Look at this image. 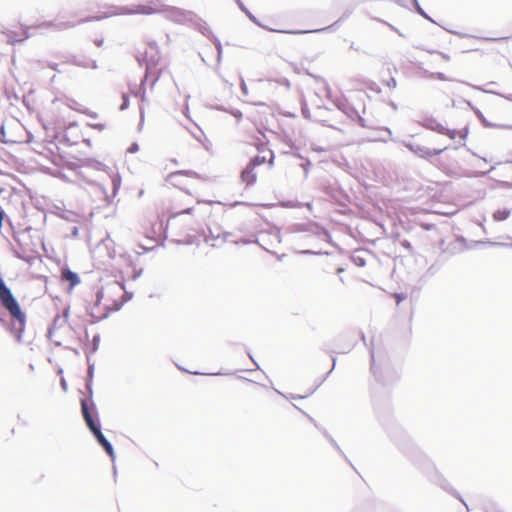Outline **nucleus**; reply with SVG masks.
Wrapping results in <instances>:
<instances>
[{"label": "nucleus", "mask_w": 512, "mask_h": 512, "mask_svg": "<svg viewBox=\"0 0 512 512\" xmlns=\"http://www.w3.org/2000/svg\"><path fill=\"white\" fill-rule=\"evenodd\" d=\"M383 132L387 135V137H380L381 141L387 142L389 140H392V141L394 140L392 138V132H391V130L389 128H387V127L383 128Z\"/></svg>", "instance_id": "nucleus-35"}, {"label": "nucleus", "mask_w": 512, "mask_h": 512, "mask_svg": "<svg viewBox=\"0 0 512 512\" xmlns=\"http://www.w3.org/2000/svg\"><path fill=\"white\" fill-rule=\"evenodd\" d=\"M300 253L304 254V255H315V254L319 255V254H323L320 251L319 252H315V251L310 250V249L302 250Z\"/></svg>", "instance_id": "nucleus-49"}, {"label": "nucleus", "mask_w": 512, "mask_h": 512, "mask_svg": "<svg viewBox=\"0 0 512 512\" xmlns=\"http://www.w3.org/2000/svg\"><path fill=\"white\" fill-rule=\"evenodd\" d=\"M101 244L107 248L109 257L111 259H114L116 256V251L114 249H110V245L114 244L113 240L109 236H107L105 239L102 240Z\"/></svg>", "instance_id": "nucleus-22"}, {"label": "nucleus", "mask_w": 512, "mask_h": 512, "mask_svg": "<svg viewBox=\"0 0 512 512\" xmlns=\"http://www.w3.org/2000/svg\"><path fill=\"white\" fill-rule=\"evenodd\" d=\"M477 244H484V243H489L493 246H502V247H512V243L511 244H508V243H502V242H490V241H477L476 242Z\"/></svg>", "instance_id": "nucleus-34"}, {"label": "nucleus", "mask_w": 512, "mask_h": 512, "mask_svg": "<svg viewBox=\"0 0 512 512\" xmlns=\"http://www.w3.org/2000/svg\"><path fill=\"white\" fill-rule=\"evenodd\" d=\"M103 298V290L99 289L96 292L95 306H98Z\"/></svg>", "instance_id": "nucleus-42"}, {"label": "nucleus", "mask_w": 512, "mask_h": 512, "mask_svg": "<svg viewBox=\"0 0 512 512\" xmlns=\"http://www.w3.org/2000/svg\"><path fill=\"white\" fill-rule=\"evenodd\" d=\"M121 288L124 290L123 303L130 301L133 298V293L126 291L125 285L122 283Z\"/></svg>", "instance_id": "nucleus-33"}, {"label": "nucleus", "mask_w": 512, "mask_h": 512, "mask_svg": "<svg viewBox=\"0 0 512 512\" xmlns=\"http://www.w3.org/2000/svg\"><path fill=\"white\" fill-rule=\"evenodd\" d=\"M414 7H415V11L417 14L422 16L424 19H426L432 23H435V21L425 12V9H423L419 3L414 5Z\"/></svg>", "instance_id": "nucleus-26"}, {"label": "nucleus", "mask_w": 512, "mask_h": 512, "mask_svg": "<svg viewBox=\"0 0 512 512\" xmlns=\"http://www.w3.org/2000/svg\"><path fill=\"white\" fill-rule=\"evenodd\" d=\"M239 9L245 13V15L249 18L250 21H252L254 24L260 26V27H263L266 29L265 26H263L259 20L249 11V9L247 8V6L244 5V3L241 1V0H235Z\"/></svg>", "instance_id": "nucleus-17"}, {"label": "nucleus", "mask_w": 512, "mask_h": 512, "mask_svg": "<svg viewBox=\"0 0 512 512\" xmlns=\"http://www.w3.org/2000/svg\"><path fill=\"white\" fill-rule=\"evenodd\" d=\"M293 231L295 232H309L323 241H329L331 239V235L327 229L322 227L317 222H306V223H298L293 226Z\"/></svg>", "instance_id": "nucleus-7"}, {"label": "nucleus", "mask_w": 512, "mask_h": 512, "mask_svg": "<svg viewBox=\"0 0 512 512\" xmlns=\"http://www.w3.org/2000/svg\"><path fill=\"white\" fill-rule=\"evenodd\" d=\"M439 270V267L436 265V264H432L428 269H427V274L433 276L434 274L437 273V271Z\"/></svg>", "instance_id": "nucleus-41"}, {"label": "nucleus", "mask_w": 512, "mask_h": 512, "mask_svg": "<svg viewBox=\"0 0 512 512\" xmlns=\"http://www.w3.org/2000/svg\"><path fill=\"white\" fill-rule=\"evenodd\" d=\"M324 435L330 441V443L337 449V451L347 459V457L344 455L343 451L341 450L337 442L333 439V437L329 435L326 431H324Z\"/></svg>", "instance_id": "nucleus-28"}, {"label": "nucleus", "mask_w": 512, "mask_h": 512, "mask_svg": "<svg viewBox=\"0 0 512 512\" xmlns=\"http://www.w3.org/2000/svg\"><path fill=\"white\" fill-rule=\"evenodd\" d=\"M310 165H311L310 161H308L307 163L302 165V167L304 169V172H305V176H307V174H308V170H309V166Z\"/></svg>", "instance_id": "nucleus-59"}, {"label": "nucleus", "mask_w": 512, "mask_h": 512, "mask_svg": "<svg viewBox=\"0 0 512 512\" xmlns=\"http://www.w3.org/2000/svg\"><path fill=\"white\" fill-rule=\"evenodd\" d=\"M88 313H89V315H91V316L94 318L93 323L98 322V321H100V320L105 319V318H107V317H108V314H107V313H106V314H104V315H103V316H101V317H96V316H95V313H94V311H93V309H91L90 311H88Z\"/></svg>", "instance_id": "nucleus-40"}, {"label": "nucleus", "mask_w": 512, "mask_h": 512, "mask_svg": "<svg viewBox=\"0 0 512 512\" xmlns=\"http://www.w3.org/2000/svg\"><path fill=\"white\" fill-rule=\"evenodd\" d=\"M401 245L403 248H405L407 251L409 252H412L413 251V246L411 244V242H409L408 240H404L401 242Z\"/></svg>", "instance_id": "nucleus-43"}, {"label": "nucleus", "mask_w": 512, "mask_h": 512, "mask_svg": "<svg viewBox=\"0 0 512 512\" xmlns=\"http://www.w3.org/2000/svg\"><path fill=\"white\" fill-rule=\"evenodd\" d=\"M345 271L344 267H338L336 268V274L339 276V280L342 284H345L344 278L341 276V274Z\"/></svg>", "instance_id": "nucleus-45"}, {"label": "nucleus", "mask_w": 512, "mask_h": 512, "mask_svg": "<svg viewBox=\"0 0 512 512\" xmlns=\"http://www.w3.org/2000/svg\"><path fill=\"white\" fill-rule=\"evenodd\" d=\"M193 211V207H188L184 210H182L179 214H191Z\"/></svg>", "instance_id": "nucleus-60"}, {"label": "nucleus", "mask_w": 512, "mask_h": 512, "mask_svg": "<svg viewBox=\"0 0 512 512\" xmlns=\"http://www.w3.org/2000/svg\"><path fill=\"white\" fill-rule=\"evenodd\" d=\"M421 125L426 129H429L442 135H446L450 139H455L457 136V130L445 127L443 124H441L432 117L424 119Z\"/></svg>", "instance_id": "nucleus-8"}, {"label": "nucleus", "mask_w": 512, "mask_h": 512, "mask_svg": "<svg viewBox=\"0 0 512 512\" xmlns=\"http://www.w3.org/2000/svg\"><path fill=\"white\" fill-rule=\"evenodd\" d=\"M0 133H1L0 141H1L2 143H8V141H7V140H5L6 131H5V125H4V124H1V127H0Z\"/></svg>", "instance_id": "nucleus-46"}, {"label": "nucleus", "mask_w": 512, "mask_h": 512, "mask_svg": "<svg viewBox=\"0 0 512 512\" xmlns=\"http://www.w3.org/2000/svg\"><path fill=\"white\" fill-rule=\"evenodd\" d=\"M81 414L87 428L95 438L98 445L101 446L112 461H114V447L102 432L99 414L94 401H90L89 403L87 400H83L81 403Z\"/></svg>", "instance_id": "nucleus-3"}, {"label": "nucleus", "mask_w": 512, "mask_h": 512, "mask_svg": "<svg viewBox=\"0 0 512 512\" xmlns=\"http://www.w3.org/2000/svg\"><path fill=\"white\" fill-rule=\"evenodd\" d=\"M241 180L246 183L247 186L253 185L257 180V174L255 173V167L250 163L241 171Z\"/></svg>", "instance_id": "nucleus-11"}, {"label": "nucleus", "mask_w": 512, "mask_h": 512, "mask_svg": "<svg viewBox=\"0 0 512 512\" xmlns=\"http://www.w3.org/2000/svg\"><path fill=\"white\" fill-rule=\"evenodd\" d=\"M129 103H130L129 96L126 93H123L122 94V103H121L119 109L121 111L126 110L129 107Z\"/></svg>", "instance_id": "nucleus-30"}, {"label": "nucleus", "mask_w": 512, "mask_h": 512, "mask_svg": "<svg viewBox=\"0 0 512 512\" xmlns=\"http://www.w3.org/2000/svg\"><path fill=\"white\" fill-rule=\"evenodd\" d=\"M326 378H327V377H326V375H325V376L322 378V380H321V381H320V380H317V383H318V384H317V386H316V387H315V388L310 392V394L314 393V392H315V390H316V389H317V388H318V387H319V386H320V385H321V384L326 380Z\"/></svg>", "instance_id": "nucleus-56"}, {"label": "nucleus", "mask_w": 512, "mask_h": 512, "mask_svg": "<svg viewBox=\"0 0 512 512\" xmlns=\"http://www.w3.org/2000/svg\"><path fill=\"white\" fill-rule=\"evenodd\" d=\"M388 25H389V27H390L392 30L396 31V32L399 34V36L404 37V34H403V33H401L397 28H395V27H394L393 25H391V24H388Z\"/></svg>", "instance_id": "nucleus-63"}, {"label": "nucleus", "mask_w": 512, "mask_h": 512, "mask_svg": "<svg viewBox=\"0 0 512 512\" xmlns=\"http://www.w3.org/2000/svg\"><path fill=\"white\" fill-rule=\"evenodd\" d=\"M99 343H100V334H95L93 336V339H92V342L90 344V347H89V349L86 352V355L89 354V356H91V354L96 353L97 350L99 349Z\"/></svg>", "instance_id": "nucleus-21"}, {"label": "nucleus", "mask_w": 512, "mask_h": 512, "mask_svg": "<svg viewBox=\"0 0 512 512\" xmlns=\"http://www.w3.org/2000/svg\"><path fill=\"white\" fill-rule=\"evenodd\" d=\"M82 166L92 168L98 171L104 170L106 167L104 163L94 159V158H86L82 160Z\"/></svg>", "instance_id": "nucleus-16"}, {"label": "nucleus", "mask_w": 512, "mask_h": 512, "mask_svg": "<svg viewBox=\"0 0 512 512\" xmlns=\"http://www.w3.org/2000/svg\"><path fill=\"white\" fill-rule=\"evenodd\" d=\"M63 278L69 283L70 289H73L80 283V276L76 273L67 269L63 271Z\"/></svg>", "instance_id": "nucleus-14"}, {"label": "nucleus", "mask_w": 512, "mask_h": 512, "mask_svg": "<svg viewBox=\"0 0 512 512\" xmlns=\"http://www.w3.org/2000/svg\"><path fill=\"white\" fill-rule=\"evenodd\" d=\"M71 236L73 238H77L79 236V228L77 226H73L71 228Z\"/></svg>", "instance_id": "nucleus-51"}, {"label": "nucleus", "mask_w": 512, "mask_h": 512, "mask_svg": "<svg viewBox=\"0 0 512 512\" xmlns=\"http://www.w3.org/2000/svg\"><path fill=\"white\" fill-rule=\"evenodd\" d=\"M136 60L139 65L145 64V76L141 80L140 89L135 94L136 96H140L142 101L146 100V93L144 89V85L149 78H151L150 86L153 88L157 81L160 78L161 72L157 68V62L152 58L150 60L147 59V53L136 56Z\"/></svg>", "instance_id": "nucleus-5"}, {"label": "nucleus", "mask_w": 512, "mask_h": 512, "mask_svg": "<svg viewBox=\"0 0 512 512\" xmlns=\"http://www.w3.org/2000/svg\"><path fill=\"white\" fill-rule=\"evenodd\" d=\"M336 106L340 111H342L352 120H354V115H357V110L347 101H338Z\"/></svg>", "instance_id": "nucleus-13"}, {"label": "nucleus", "mask_w": 512, "mask_h": 512, "mask_svg": "<svg viewBox=\"0 0 512 512\" xmlns=\"http://www.w3.org/2000/svg\"><path fill=\"white\" fill-rule=\"evenodd\" d=\"M451 493H452L454 496H456V497H457V498H458V499H459V500H460V501H461V502H462L466 507H468V506H467V504H466V502H465V500H464V499H462V497H461V496H460V495H459L455 490H452V489H451Z\"/></svg>", "instance_id": "nucleus-53"}, {"label": "nucleus", "mask_w": 512, "mask_h": 512, "mask_svg": "<svg viewBox=\"0 0 512 512\" xmlns=\"http://www.w3.org/2000/svg\"><path fill=\"white\" fill-rule=\"evenodd\" d=\"M85 114H86L87 116L91 117V118H94V119H96V118L98 117V115H97V113H96V112H92V111H89V110H87V111L85 112Z\"/></svg>", "instance_id": "nucleus-57"}, {"label": "nucleus", "mask_w": 512, "mask_h": 512, "mask_svg": "<svg viewBox=\"0 0 512 512\" xmlns=\"http://www.w3.org/2000/svg\"><path fill=\"white\" fill-rule=\"evenodd\" d=\"M465 102L471 107V109L475 113L476 117L481 121V123L483 124L484 127H486V128L496 127L495 124H492L484 117L483 113L478 108L473 107L470 101L466 100Z\"/></svg>", "instance_id": "nucleus-18"}, {"label": "nucleus", "mask_w": 512, "mask_h": 512, "mask_svg": "<svg viewBox=\"0 0 512 512\" xmlns=\"http://www.w3.org/2000/svg\"><path fill=\"white\" fill-rule=\"evenodd\" d=\"M394 297H395L397 305H399L403 300L406 299V295L403 293H396Z\"/></svg>", "instance_id": "nucleus-44"}, {"label": "nucleus", "mask_w": 512, "mask_h": 512, "mask_svg": "<svg viewBox=\"0 0 512 512\" xmlns=\"http://www.w3.org/2000/svg\"><path fill=\"white\" fill-rule=\"evenodd\" d=\"M370 355H371V368L370 369H371L372 374L374 375V377L376 378L377 381H379L383 384H386V381L382 378L381 374H379L377 371V365L375 362L374 352L370 351Z\"/></svg>", "instance_id": "nucleus-20"}, {"label": "nucleus", "mask_w": 512, "mask_h": 512, "mask_svg": "<svg viewBox=\"0 0 512 512\" xmlns=\"http://www.w3.org/2000/svg\"><path fill=\"white\" fill-rule=\"evenodd\" d=\"M211 41L213 42L217 52L223 53V47H222V44H221V41L219 40V38L215 35H212Z\"/></svg>", "instance_id": "nucleus-31"}, {"label": "nucleus", "mask_w": 512, "mask_h": 512, "mask_svg": "<svg viewBox=\"0 0 512 512\" xmlns=\"http://www.w3.org/2000/svg\"><path fill=\"white\" fill-rule=\"evenodd\" d=\"M143 271H144L143 268L134 269L131 279L133 281H136L138 278H140L142 276Z\"/></svg>", "instance_id": "nucleus-38"}, {"label": "nucleus", "mask_w": 512, "mask_h": 512, "mask_svg": "<svg viewBox=\"0 0 512 512\" xmlns=\"http://www.w3.org/2000/svg\"><path fill=\"white\" fill-rule=\"evenodd\" d=\"M232 115L237 119V120H240L242 119V112L240 110H235L232 112Z\"/></svg>", "instance_id": "nucleus-52"}, {"label": "nucleus", "mask_w": 512, "mask_h": 512, "mask_svg": "<svg viewBox=\"0 0 512 512\" xmlns=\"http://www.w3.org/2000/svg\"><path fill=\"white\" fill-rule=\"evenodd\" d=\"M73 63L77 66L84 67V68H87V67H90L92 69L98 68V64H97L96 60H91V61L87 62V61H78V60L74 59Z\"/></svg>", "instance_id": "nucleus-23"}, {"label": "nucleus", "mask_w": 512, "mask_h": 512, "mask_svg": "<svg viewBox=\"0 0 512 512\" xmlns=\"http://www.w3.org/2000/svg\"><path fill=\"white\" fill-rule=\"evenodd\" d=\"M353 121H356L363 128L368 127L366 120L359 114L358 111H357V115H354Z\"/></svg>", "instance_id": "nucleus-32"}, {"label": "nucleus", "mask_w": 512, "mask_h": 512, "mask_svg": "<svg viewBox=\"0 0 512 512\" xmlns=\"http://www.w3.org/2000/svg\"><path fill=\"white\" fill-rule=\"evenodd\" d=\"M103 42L104 40L101 38V39H95L94 40V44L97 46V47H101L103 45Z\"/></svg>", "instance_id": "nucleus-61"}, {"label": "nucleus", "mask_w": 512, "mask_h": 512, "mask_svg": "<svg viewBox=\"0 0 512 512\" xmlns=\"http://www.w3.org/2000/svg\"><path fill=\"white\" fill-rule=\"evenodd\" d=\"M387 86L389 88H395L397 86V80L394 77L390 78V80L387 81Z\"/></svg>", "instance_id": "nucleus-50"}, {"label": "nucleus", "mask_w": 512, "mask_h": 512, "mask_svg": "<svg viewBox=\"0 0 512 512\" xmlns=\"http://www.w3.org/2000/svg\"><path fill=\"white\" fill-rule=\"evenodd\" d=\"M510 213V210L507 208L498 209L493 213V219L496 222L504 221L509 218Z\"/></svg>", "instance_id": "nucleus-19"}, {"label": "nucleus", "mask_w": 512, "mask_h": 512, "mask_svg": "<svg viewBox=\"0 0 512 512\" xmlns=\"http://www.w3.org/2000/svg\"><path fill=\"white\" fill-rule=\"evenodd\" d=\"M4 216H5V211L2 209V207L0 206V229L2 228L3 226V219H4Z\"/></svg>", "instance_id": "nucleus-54"}, {"label": "nucleus", "mask_w": 512, "mask_h": 512, "mask_svg": "<svg viewBox=\"0 0 512 512\" xmlns=\"http://www.w3.org/2000/svg\"><path fill=\"white\" fill-rule=\"evenodd\" d=\"M139 151V144L137 142H133L127 149L128 153H136Z\"/></svg>", "instance_id": "nucleus-39"}, {"label": "nucleus", "mask_w": 512, "mask_h": 512, "mask_svg": "<svg viewBox=\"0 0 512 512\" xmlns=\"http://www.w3.org/2000/svg\"><path fill=\"white\" fill-rule=\"evenodd\" d=\"M388 435L398 449L411 459L415 465L421 466L427 461L426 455L402 427L395 426L391 428Z\"/></svg>", "instance_id": "nucleus-4"}, {"label": "nucleus", "mask_w": 512, "mask_h": 512, "mask_svg": "<svg viewBox=\"0 0 512 512\" xmlns=\"http://www.w3.org/2000/svg\"><path fill=\"white\" fill-rule=\"evenodd\" d=\"M270 156H271V157H270V159H269L268 163H269V165H270V166H273V164H274V158H275V157H274V153H273V151H270Z\"/></svg>", "instance_id": "nucleus-62"}, {"label": "nucleus", "mask_w": 512, "mask_h": 512, "mask_svg": "<svg viewBox=\"0 0 512 512\" xmlns=\"http://www.w3.org/2000/svg\"><path fill=\"white\" fill-rule=\"evenodd\" d=\"M332 362H333L332 368L326 373V377H328L332 373V371L334 370V368L336 366V357L332 358Z\"/></svg>", "instance_id": "nucleus-55"}, {"label": "nucleus", "mask_w": 512, "mask_h": 512, "mask_svg": "<svg viewBox=\"0 0 512 512\" xmlns=\"http://www.w3.org/2000/svg\"><path fill=\"white\" fill-rule=\"evenodd\" d=\"M231 236V233L230 232H225L223 233V241L226 242L228 241V238Z\"/></svg>", "instance_id": "nucleus-64"}, {"label": "nucleus", "mask_w": 512, "mask_h": 512, "mask_svg": "<svg viewBox=\"0 0 512 512\" xmlns=\"http://www.w3.org/2000/svg\"><path fill=\"white\" fill-rule=\"evenodd\" d=\"M60 385H61V387H62V389H63L64 391H67V389H68V388H67V382H66V380H65L64 378H61V380H60Z\"/></svg>", "instance_id": "nucleus-58"}, {"label": "nucleus", "mask_w": 512, "mask_h": 512, "mask_svg": "<svg viewBox=\"0 0 512 512\" xmlns=\"http://www.w3.org/2000/svg\"><path fill=\"white\" fill-rule=\"evenodd\" d=\"M431 77L436 78V79L441 80V81L449 80L447 78V76L444 73H442V72L431 73Z\"/></svg>", "instance_id": "nucleus-37"}, {"label": "nucleus", "mask_w": 512, "mask_h": 512, "mask_svg": "<svg viewBox=\"0 0 512 512\" xmlns=\"http://www.w3.org/2000/svg\"><path fill=\"white\" fill-rule=\"evenodd\" d=\"M469 133V128L466 126L465 128L457 131V135H459L460 139L465 141Z\"/></svg>", "instance_id": "nucleus-36"}, {"label": "nucleus", "mask_w": 512, "mask_h": 512, "mask_svg": "<svg viewBox=\"0 0 512 512\" xmlns=\"http://www.w3.org/2000/svg\"><path fill=\"white\" fill-rule=\"evenodd\" d=\"M402 144L406 148H408L414 155L428 161L431 160L432 157L438 156L448 149V147H444L441 149H430L424 145L412 141H402Z\"/></svg>", "instance_id": "nucleus-6"}, {"label": "nucleus", "mask_w": 512, "mask_h": 512, "mask_svg": "<svg viewBox=\"0 0 512 512\" xmlns=\"http://www.w3.org/2000/svg\"><path fill=\"white\" fill-rule=\"evenodd\" d=\"M199 31L206 37L212 39L213 32L211 28L207 25V23H203L199 27Z\"/></svg>", "instance_id": "nucleus-27"}, {"label": "nucleus", "mask_w": 512, "mask_h": 512, "mask_svg": "<svg viewBox=\"0 0 512 512\" xmlns=\"http://www.w3.org/2000/svg\"><path fill=\"white\" fill-rule=\"evenodd\" d=\"M174 175H187V176L199 178V174L192 170H181V171L173 173L171 176H174Z\"/></svg>", "instance_id": "nucleus-29"}, {"label": "nucleus", "mask_w": 512, "mask_h": 512, "mask_svg": "<svg viewBox=\"0 0 512 512\" xmlns=\"http://www.w3.org/2000/svg\"><path fill=\"white\" fill-rule=\"evenodd\" d=\"M351 261L354 265L357 267H365L366 266V259L360 255H352Z\"/></svg>", "instance_id": "nucleus-25"}, {"label": "nucleus", "mask_w": 512, "mask_h": 512, "mask_svg": "<svg viewBox=\"0 0 512 512\" xmlns=\"http://www.w3.org/2000/svg\"><path fill=\"white\" fill-rule=\"evenodd\" d=\"M0 304L10 315V322L0 316V323L11 333L17 343H21L23 333L26 329L27 315L22 310L19 301L12 290L7 286L4 278L0 275Z\"/></svg>", "instance_id": "nucleus-1"}, {"label": "nucleus", "mask_w": 512, "mask_h": 512, "mask_svg": "<svg viewBox=\"0 0 512 512\" xmlns=\"http://www.w3.org/2000/svg\"><path fill=\"white\" fill-rule=\"evenodd\" d=\"M348 17V15H343L342 17H340L337 21H335L333 24L327 26V27H324V28H321V29H314V30H306V31H302V30H296V31H282L283 33H290V34H304V33H310V32H323V31H330L332 30L335 26H337L339 23H341L342 21L345 20V18Z\"/></svg>", "instance_id": "nucleus-12"}, {"label": "nucleus", "mask_w": 512, "mask_h": 512, "mask_svg": "<svg viewBox=\"0 0 512 512\" xmlns=\"http://www.w3.org/2000/svg\"><path fill=\"white\" fill-rule=\"evenodd\" d=\"M265 162H266V157L260 156V155H256V156L252 157L249 161V163L255 168L264 164Z\"/></svg>", "instance_id": "nucleus-24"}, {"label": "nucleus", "mask_w": 512, "mask_h": 512, "mask_svg": "<svg viewBox=\"0 0 512 512\" xmlns=\"http://www.w3.org/2000/svg\"><path fill=\"white\" fill-rule=\"evenodd\" d=\"M240 86H241V91L244 95H247L248 94V88H247V85L244 81V79L242 78L241 79V83H240Z\"/></svg>", "instance_id": "nucleus-48"}, {"label": "nucleus", "mask_w": 512, "mask_h": 512, "mask_svg": "<svg viewBox=\"0 0 512 512\" xmlns=\"http://www.w3.org/2000/svg\"><path fill=\"white\" fill-rule=\"evenodd\" d=\"M156 10L148 5H136L135 7L130 6H111L109 7L105 12H102L101 15L98 16H90L83 20H80L78 23H84L89 21H95V20H101L106 19L113 16H119V15H134V14H143V15H151L154 14ZM76 25L74 22L69 21H44L42 22L39 27L42 28H54L57 31H63L69 28H72Z\"/></svg>", "instance_id": "nucleus-2"}, {"label": "nucleus", "mask_w": 512, "mask_h": 512, "mask_svg": "<svg viewBox=\"0 0 512 512\" xmlns=\"http://www.w3.org/2000/svg\"><path fill=\"white\" fill-rule=\"evenodd\" d=\"M90 126L99 131H103L105 129V124L103 123L90 124Z\"/></svg>", "instance_id": "nucleus-47"}, {"label": "nucleus", "mask_w": 512, "mask_h": 512, "mask_svg": "<svg viewBox=\"0 0 512 512\" xmlns=\"http://www.w3.org/2000/svg\"><path fill=\"white\" fill-rule=\"evenodd\" d=\"M86 358H87V364H88L86 389H87V392L89 395H88V397L82 398L80 401V404L82 403L83 400H87L89 403H90V401H93L92 381H93V377H94L95 364L91 362V358H90L89 354H87Z\"/></svg>", "instance_id": "nucleus-9"}, {"label": "nucleus", "mask_w": 512, "mask_h": 512, "mask_svg": "<svg viewBox=\"0 0 512 512\" xmlns=\"http://www.w3.org/2000/svg\"><path fill=\"white\" fill-rule=\"evenodd\" d=\"M121 177L120 175L117 173V174H114L111 178V183H112V194L111 195H108L107 193V190L106 188L101 185V184H97L98 187L100 188L101 192L104 194L105 196V200L107 201V203H112L113 201V198L118 194L119 192V189L121 187Z\"/></svg>", "instance_id": "nucleus-10"}, {"label": "nucleus", "mask_w": 512, "mask_h": 512, "mask_svg": "<svg viewBox=\"0 0 512 512\" xmlns=\"http://www.w3.org/2000/svg\"><path fill=\"white\" fill-rule=\"evenodd\" d=\"M6 36H7V42L9 44L14 45L16 43H23L26 39H28L30 37V34H29L28 30H25L24 37L18 38L17 33L15 31H9V32H7Z\"/></svg>", "instance_id": "nucleus-15"}]
</instances>
